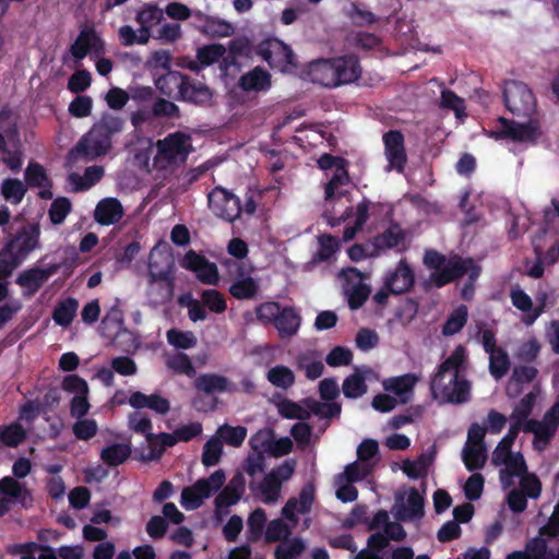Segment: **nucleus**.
Masks as SVG:
<instances>
[{
  "instance_id": "f257e3e1",
  "label": "nucleus",
  "mask_w": 559,
  "mask_h": 559,
  "mask_svg": "<svg viewBox=\"0 0 559 559\" xmlns=\"http://www.w3.org/2000/svg\"><path fill=\"white\" fill-rule=\"evenodd\" d=\"M465 360V348L459 345L443 360L430 381V390L436 400L449 404H463L471 399V382L461 374Z\"/></svg>"
},
{
  "instance_id": "f03ea898",
  "label": "nucleus",
  "mask_w": 559,
  "mask_h": 559,
  "mask_svg": "<svg viewBox=\"0 0 559 559\" xmlns=\"http://www.w3.org/2000/svg\"><path fill=\"white\" fill-rule=\"evenodd\" d=\"M124 120L111 114L103 115L67 155L68 164L80 160L92 162L108 154L112 147V139L122 132Z\"/></svg>"
},
{
  "instance_id": "7ed1b4c3",
  "label": "nucleus",
  "mask_w": 559,
  "mask_h": 559,
  "mask_svg": "<svg viewBox=\"0 0 559 559\" xmlns=\"http://www.w3.org/2000/svg\"><path fill=\"white\" fill-rule=\"evenodd\" d=\"M424 264L435 270L425 283V289L428 290L430 285L441 288L461 277L468 274L471 281L478 278L480 267L475 264L471 258L463 259L460 255H453L447 259L442 253L430 249L425 252Z\"/></svg>"
},
{
  "instance_id": "20e7f679",
  "label": "nucleus",
  "mask_w": 559,
  "mask_h": 559,
  "mask_svg": "<svg viewBox=\"0 0 559 559\" xmlns=\"http://www.w3.org/2000/svg\"><path fill=\"white\" fill-rule=\"evenodd\" d=\"M503 103L506 108L519 118H531L537 112V99L532 88L515 80L504 82Z\"/></svg>"
},
{
  "instance_id": "39448f33",
  "label": "nucleus",
  "mask_w": 559,
  "mask_h": 559,
  "mask_svg": "<svg viewBox=\"0 0 559 559\" xmlns=\"http://www.w3.org/2000/svg\"><path fill=\"white\" fill-rule=\"evenodd\" d=\"M157 153L154 157V165L159 169L186 162L191 152V136L177 131L168 134L156 143Z\"/></svg>"
},
{
  "instance_id": "423d86ee",
  "label": "nucleus",
  "mask_w": 559,
  "mask_h": 559,
  "mask_svg": "<svg viewBox=\"0 0 559 559\" xmlns=\"http://www.w3.org/2000/svg\"><path fill=\"white\" fill-rule=\"evenodd\" d=\"M526 119V122L521 123L499 117L497 121L500 124V129L491 131L490 136L496 140L510 139L513 142L536 144L542 136L540 120L534 116Z\"/></svg>"
},
{
  "instance_id": "0eeeda50",
  "label": "nucleus",
  "mask_w": 559,
  "mask_h": 559,
  "mask_svg": "<svg viewBox=\"0 0 559 559\" xmlns=\"http://www.w3.org/2000/svg\"><path fill=\"white\" fill-rule=\"evenodd\" d=\"M40 226L38 223L23 225L20 230L5 242L4 254L17 259L22 263L28 254L39 248Z\"/></svg>"
},
{
  "instance_id": "6e6552de",
  "label": "nucleus",
  "mask_w": 559,
  "mask_h": 559,
  "mask_svg": "<svg viewBox=\"0 0 559 559\" xmlns=\"http://www.w3.org/2000/svg\"><path fill=\"white\" fill-rule=\"evenodd\" d=\"M223 264L227 267L228 274L234 277L228 293L238 300L255 299L259 295L260 284L258 280L246 275L243 264L230 259H226Z\"/></svg>"
},
{
  "instance_id": "1a4fd4ad",
  "label": "nucleus",
  "mask_w": 559,
  "mask_h": 559,
  "mask_svg": "<svg viewBox=\"0 0 559 559\" xmlns=\"http://www.w3.org/2000/svg\"><path fill=\"white\" fill-rule=\"evenodd\" d=\"M207 201L210 210L226 222H235L242 213L240 199L221 186L207 194Z\"/></svg>"
},
{
  "instance_id": "9d476101",
  "label": "nucleus",
  "mask_w": 559,
  "mask_h": 559,
  "mask_svg": "<svg viewBox=\"0 0 559 559\" xmlns=\"http://www.w3.org/2000/svg\"><path fill=\"white\" fill-rule=\"evenodd\" d=\"M383 284L395 296L407 293L413 288L415 273L406 259L400 260L394 270L386 272Z\"/></svg>"
},
{
  "instance_id": "9b49d317",
  "label": "nucleus",
  "mask_w": 559,
  "mask_h": 559,
  "mask_svg": "<svg viewBox=\"0 0 559 559\" xmlns=\"http://www.w3.org/2000/svg\"><path fill=\"white\" fill-rule=\"evenodd\" d=\"M147 296L154 305H166L171 301L175 292V277H170V272L157 271L156 267L151 272V281Z\"/></svg>"
},
{
  "instance_id": "f8f14e48",
  "label": "nucleus",
  "mask_w": 559,
  "mask_h": 559,
  "mask_svg": "<svg viewBox=\"0 0 559 559\" xmlns=\"http://www.w3.org/2000/svg\"><path fill=\"white\" fill-rule=\"evenodd\" d=\"M336 87L350 84L361 76L359 58L354 53L332 58Z\"/></svg>"
},
{
  "instance_id": "ddd939ff",
  "label": "nucleus",
  "mask_w": 559,
  "mask_h": 559,
  "mask_svg": "<svg viewBox=\"0 0 559 559\" xmlns=\"http://www.w3.org/2000/svg\"><path fill=\"white\" fill-rule=\"evenodd\" d=\"M382 140L388 162L397 171H403L407 163L404 134L400 130H389Z\"/></svg>"
},
{
  "instance_id": "4468645a",
  "label": "nucleus",
  "mask_w": 559,
  "mask_h": 559,
  "mask_svg": "<svg viewBox=\"0 0 559 559\" xmlns=\"http://www.w3.org/2000/svg\"><path fill=\"white\" fill-rule=\"evenodd\" d=\"M181 81L178 85L179 99L199 106L212 104V91L203 83L191 80L187 74H179Z\"/></svg>"
},
{
  "instance_id": "2eb2a0df",
  "label": "nucleus",
  "mask_w": 559,
  "mask_h": 559,
  "mask_svg": "<svg viewBox=\"0 0 559 559\" xmlns=\"http://www.w3.org/2000/svg\"><path fill=\"white\" fill-rule=\"evenodd\" d=\"M105 44L97 35L94 27L84 28L80 32L74 43L70 46V52L76 60L84 59L88 53L95 56L103 53Z\"/></svg>"
},
{
  "instance_id": "dca6fc26",
  "label": "nucleus",
  "mask_w": 559,
  "mask_h": 559,
  "mask_svg": "<svg viewBox=\"0 0 559 559\" xmlns=\"http://www.w3.org/2000/svg\"><path fill=\"white\" fill-rule=\"evenodd\" d=\"M405 230L400 226V224L392 222L385 230L373 237L372 246L374 253L378 254L391 249L402 251L405 249Z\"/></svg>"
},
{
  "instance_id": "f3484780",
  "label": "nucleus",
  "mask_w": 559,
  "mask_h": 559,
  "mask_svg": "<svg viewBox=\"0 0 559 559\" xmlns=\"http://www.w3.org/2000/svg\"><path fill=\"white\" fill-rule=\"evenodd\" d=\"M246 480L241 472H237L214 500L216 511L236 504L245 492Z\"/></svg>"
},
{
  "instance_id": "a211bd4d",
  "label": "nucleus",
  "mask_w": 559,
  "mask_h": 559,
  "mask_svg": "<svg viewBox=\"0 0 559 559\" xmlns=\"http://www.w3.org/2000/svg\"><path fill=\"white\" fill-rule=\"evenodd\" d=\"M238 87L246 92H266L272 86V76L262 67L258 66L250 70L249 72L242 74L237 83Z\"/></svg>"
},
{
  "instance_id": "6ab92c4d",
  "label": "nucleus",
  "mask_w": 559,
  "mask_h": 559,
  "mask_svg": "<svg viewBox=\"0 0 559 559\" xmlns=\"http://www.w3.org/2000/svg\"><path fill=\"white\" fill-rule=\"evenodd\" d=\"M306 75L314 84L328 88H335L332 58L311 61L306 70Z\"/></svg>"
},
{
  "instance_id": "aec40b11",
  "label": "nucleus",
  "mask_w": 559,
  "mask_h": 559,
  "mask_svg": "<svg viewBox=\"0 0 559 559\" xmlns=\"http://www.w3.org/2000/svg\"><path fill=\"white\" fill-rule=\"evenodd\" d=\"M537 374L538 370L533 366H515L506 386L507 396L519 397L523 393V385L533 382Z\"/></svg>"
},
{
  "instance_id": "412c9836",
  "label": "nucleus",
  "mask_w": 559,
  "mask_h": 559,
  "mask_svg": "<svg viewBox=\"0 0 559 559\" xmlns=\"http://www.w3.org/2000/svg\"><path fill=\"white\" fill-rule=\"evenodd\" d=\"M0 495L8 497L9 503L16 501L25 509H28L33 504L31 490L11 476H5L0 479ZM4 499L7 500V498Z\"/></svg>"
},
{
  "instance_id": "4be33fe9",
  "label": "nucleus",
  "mask_w": 559,
  "mask_h": 559,
  "mask_svg": "<svg viewBox=\"0 0 559 559\" xmlns=\"http://www.w3.org/2000/svg\"><path fill=\"white\" fill-rule=\"evenodd\" d=\"M123 215V206L116 198H105L100 200L94 211L95 221L103 226L118 223Z\"/></svg>"
},
{
  "instance_id": "5701e85b",
  "label": "nucleus",
  "mask_w": 559,
  "mask_h": 559,
  "mask_svg": "<svg viewBox=\"0 0 559 559\" xmlns=\"http://www.w3.org/2000/svg\"><path fill=\"white\" fill-rule=\"evenodd\" d=\"M129 404L135 409L148 408L158 415H166L170 409V402L166 397L157 393L146 395L141 391L131 393Z\"/></svg>"
},
{
  "instance_id": "b1692460",
  "label": "nucleus",
  "mask_w": 559,
  "mask_h": 559,
  "mask_svg": "<svg viewBox=\"0 0 559 559\" xmlns=\"http://www.w3.org/2000/svg\"><path fill=\"white\" fill-rule=\"evenodd\" d=\"M273 325L281 338H290L299 331L301 316L294 307L285 306Z\"/></svg>"
},
{
  "instance_id": "393cba45",
  "label": "nucleus",
  "mask_w": 559,
  "mask_h": 559,
  "mask_svg": "<svg viewBox=\"0 0 559 559\" xmlns=\"http://www.w3.org/2000/svg\"><path fill=\"white\" fill-rule=\"evenodd\" d=\"M491 462L495 466H506V468L500 472V479L503 483L507 481V476L510 478H520L528 472L524 455L521 452H512L507 456L500 457V460H491Z\"/></svg>"
},
{
  "instance_id": "a878e982",
  "label": "nucleus",
  "mask_w": 559,
  "mask_h": 559,
  "mask_svg": "<svg viewBox=\"0 0 559 559\" xmlns=\"http://www.w3.org/2000/svg\"><path fill=\"white\" fill-rule=\"evenodd\" d=\"M274 62L273 69H278L281 72H288L297 68V61L293 49L284 41L273 38Z\"/></svg>"
},
{
  "instance_id": "bb28decb",
  "label": "nucleus",
  "mask_w": 559,
  "mask_h": 559,
  "mask_svg": "<svg viewBox=\"0 0 559 559\" xmlns=\"http://www.w3.org/2000/svg\"><path fill=\"white\" fill-rule=\"evenodd\" d=\"M193 384L197 391L205 394L228 391V379L217 373H202L194 380Z\"/></svg>"
},
{
  "instance_id": "cd10ccee",
  "label": "nucleus",
  "mask_w": 559,
  "mask_h": 559,
  "mask_svg": "<svg viewBox=\"0 0 559 559\" xmlns=\"http://www.w3.org/2000/svg\"><path fill=\"white\" fill-rule=\"evenodd\" d=\"M131 447L128 443H112L100 452V460L109 467L123 464L131 455Z\"/></svg>"
},
{
  "instance_id": "c85d7f7f",
  "label": "nucleus",
  "mask_w": 559,
  "mask_h": 559,
  "mask_svg": "<svg viewBox=\"0 0 559 559\" xmlns=\"http://www.w3.org/2000/svg\"><path fill=\"white\" fill-rule=\"evenodd\" d=\"M104 176V168L102 166H90L84 170L83 176L71 174L70 180L74 185L75 191H85L95 186Z\"/></svg>"
},
{
  "instance_id": "c756f323",
  "label": "nucleus",
  "mask_w": 559,
  "mask_h": 559,
  "mask_svg": "<svg viewBox=\"0 0 559 559\" xmlns=\"http://www.w3.org/2000/svg\"><path fill=\"white\" fill-rule=\"evenodd\" d=\"M344 14L355 26H367L378 22L377 15L357 1H352L345 7Z\"/></svg>"
},
{
  "instance_id": "7c9ffc66",
  "label": "nucleus",
  "mask_w": 559,
  "mask_h": 559,
  "mask_svg": "<svg viewBox=\"0 0 559 559\" xmlns=\"http://www.w3.org/2000/svg\"><path fill=\"white\" fill-rule=\"evenodd\" d=\"M78 308L79 301L75 298L68 297L56 306L52 313V319L56 324L67 328L72 323Z\"/></svg>"
},
{
  "instance_id": "2f4dec72",
  "label": "nucleus",
  "mask_w": 559,
  "mask_h": 559,
  "mask_svg": "<svg viewBox=\"0 0 559 559\" xmlns=\"http://www.w3.org/2000/svg\"><path fill=\"white\" fill-rule=\"evenodd\" d=\"M462 460L466 469L469 472L483 468L487 460L486 447L465 444L462 451Z\"/></svg>"
},
{
  "instance_id": "473e14b6",
  "label": "nucleus",
  "mask_w": 559,
  "mask_h": 559,
  "mask_svg": "<svg viewBox=\"0 0 559 559\" xmlns=\"http://www.w3.org/2000/svg\"><path fill=\"white\" fill-rule=\"evenodd\" d=\"M195 28L212 38L228 37L234 33V27L229 22L213 16L205 24L195 25Z\"/></svg>"
},
{
  "instance_id": "72a5a7b5",
  "label": "nucleus",
  "mask_w": 559,
  "mask_h": 559,
  "mask_svg": "<svg viewBox=\"0 0 559 559\" xmlns=\"http://www.w3.org/2000/svg\"><path fill=\"white\" fill-rule=\"evenodd\" d=\"M467 319V307L465 305H460L449 314L448 319L445 320L442 326V334L444 336H452L459 333L466 324Z\"/></svg>"
},
{
  "instance_id": "f704fd0d",
  "label": "nucleus",
  "mask_w": 559,
  "mask_h": 559,
  "mask_svg": "<svg viewBox=\"0 0 559 559\" xmlns=\"http://www.w3.org/2000/svg\"><path fill=\"white\" fill-rule=\"evenodd\" d=\"M266 379L274 386L284 390L293 386L296 380L294 371L284 365L272 367L266 373Z\"/></svg>"
},
{
  "instance_id": "c9c22d12",
  "label": "nucleus",
  "mask_w": 559,
  "mask_h": 559,
  "mask_svg": "<svg viewBox=\"0 0 559 559\" xmlns=\"http://www.w3.org/2000/svg\"><path fill=\"white\" fill-rule=\"evenodd\" d=\"M26 192L27 188L20 179L7 178L1 183L2 197L13 205L20 204Z\"/></svg>"
},
{
  "instance_id": "e433bc0d",
  "label": "nucleus",
  "mask_w": 559,
  "mask_h": 559,
  "mask_svg": "<svg viewBox=\"0 0 559 559\" xmlns=\"http://www.w3.org/2000/svg\"><path fill=\"white\" fill-rule=\"evenodd\" d=\"M45 283L40 267L25 270L16 277V284L26 288L29 295L37 293Z\"/></svg>"
},
{
  "instance_id": "4c0bfd02",
  "label": "nucleus",
  "mask_w": 559,
  "mask_h": 559,
  "mask_svg": "<svg viewBox=\"0 0 559 559\" xmlns=\"http://www.w3.org/2000/svg\"><path fill=\"white\" fill-rule=\"evenodd\" d=\"M510 358L506 349L499 348L489 353V372L496 379L503 378L510 369Z\"/></svg>"
},
{
  "instance_id": "58836bf2",
  "label": "nucleus",
  "mask_w": 559,
  "mask_h": 559,
  "mask_svg": "<svg viewBox=\"0 0 559 559\" xmlns=\"http://www.w3.org/2000/svg\"><path fill=\"white\" fill-rule=\"evenodd\" d=\"M368 390L365 377L359 372H354L353 374L345 378L342 384L343 394L347 399H358L361 397Z\"/></svg>"
},
{
  "instance_id": "ea45409f",
  "label": "nucleus",
  "mask_w": 559,
  "mask_h": 559,
  "mask_svg": "<svg viewBox=\"0 0 559 559\" xmlns=\"http://www.w3.org/2000/svg\"><path fill=\"white\" fill-rule=\"evenodd\" d=\"M226 48L221 44H210L199 47L197 58L202 68L210 67L224 58Z\"/></svg>"
},
{
  "instance_id": "a19ab883",
  "label": "nucleus",
  "mask_w": 559,
  "mask_h": 559,
  "mask_svg": "<svg viewBox=\"0 0 559 559\" xmlns=\"http://www.w3.org/2000/svg\"><path fill=\"white\" fill-rule=\"evenodd\" d=\"M217 435L221 441L238 448L243 443L247 437V428L242 426L233 427L228 424H224L217 429Z\"/></svg>"
},
{
  "instance_id": "79ce46f5",
  "label": "nucleus",
  "mask_w": 559,
  "mask_h": 559,
  "mask_svg": "<svg viewBox=\"0 0 559 559\" xmlns=\"http://www.w3.org/2000/svg\"><path fill=\"white\" fill-rule=\"evenodd\" d=\"M155 267L157 271L162 272L168 271L169 269L170 277H175V260L170 253L155 250L151 252L147 273L148 281H151V272Z\"/></svg>"
},
{
  "instance_id": "37998d69",
  "label": "nucleus",
  "mask_w": 559,
  "mask_h": 559,
  "mask_svg": "<svg viewBox=\"0 0 559 559\" xmlns=\"http://www.w3.org/2000/svg\"><path fill=\"white\" fill-rule=\"evenodd\" d=\"M25 181L29 187L51 188L52 183L45 170V168L35 162H31L25 169Z\"/></svg>"
},
{
  "instance_id": "c03bdc74",
  "label": "nucleus",
  "mask_w": 559,
  "mask_h": 559,
  "mask_svg": "<svg viewBox=\"0 0 559 559\" xmlns=\"http://www.w3.org/2000/svg\"><path fill=\"white\" fill-rule=\"evenodd\" d=\"M425 500L419 491L412 487L408 491L407 497V509L406 514L399 512L397 518L400 520H407L413 518H421L424 515Z\"/></svg>"
},
{
  "instance_id": "a18cd8bd",
  "label": "nucleus",
  "mask_w": 559,
  "mask_h": 559,
  "mask_svg": "<svg viewBox=\"0 0 559 559\" xmlns=\"http://www.w3.org/2000/svg\"><path fill=\"white\" fill-rule=\"evenodd\" d=\"M277 412L283 418L307 420L310 418V409L304 408L300 404L284 399L277 404Z\"/></svg>"
},
{
  "instance_id": "49530a36",
  "label": "nucleus",
  "mask_w": 559,
  "mask_h": 559,
  "mask_svg": "<svg viewBox=\"0 0 559 559\" xmlns=\"http://www.w3.org/2000/svg\"><path fill=\"white\" fill-rule=\"evenodd\" d=\"M347 43L354 48L369 51L377 48L381 39L372 33L359 31L350 33L347 36Z\"/></svg>"
},
{
  "instance_id": "de8ad7c7",
  "label": "nucleus",
  "mask_w": 559,
  "mask_h": 559,
  "mask_svg": "<svg viewBox=\"0 0 559 559\" xmlns=\"http://www.w3.org/2000/svg\"><path fill=\"white\" fill-rule=\"evenodd\" d=\"M349 181L347 171V164L340 165L334 170L333 176L324 187V198L326 201L333 200L336 197V190L340 186H345Z\"/></svg>"
},
{
  "instance_id": "09e8293b",
  "label": "nucleus",
  "mask_w": 559,
  "mask_h": 559,
  "mask_svg": "<svg viewBox=\"0 0 559 559\" xmlns=\"http://www.w3.org/2000/svg\"><path fill=\"white\" fill-rule=\"evenodd\" d=\"M520 433V428L518 423H511L509 431L507 435L499 441L496 449L492 452L491 460H500L502 456H507L512 453V445L516 440Z\"/></svg>"
},
{
  "instance_id": "8fccbe9b",
  "label": "nucleus",
  "mask_w": 559,
  "mask_h": 559,
  "mask_svg": "<svg viewBox=\"0 0 559 559\" xmlns=\"http://www.w3.org/2000/svg\"><path fill=\"white\" fill-rule=\"evenodd\" d=\"M72 210L70 200L66 197L56 198L49 207V219L53 225H60L64 222L66 217Z\"/></svg>"
},
{
  "instance_id": "3c124183",
  "label": "nucleus",
  "mask_w": 559,
  "mask_h": 559,
  "mask_svg": "<svg viewBox=\"0 0 559 559\" xmlns=\"http://www.w3.org/2000/svg\"><path fill=\"white\" fill-rule=\"evenodd\" d=\"M26 438V432L23 426L19 423H13L9 426H5L0 431V440L1 442L10 448H15L21 444Z\"/></svg>"
},
{
  "instance_id": "603ef678",
  "label": "nucleus",
  "mask_w": 559,
  "mask_h": 559,
  "mask_svg": "<svg viewBox=\"0 0 559 559\" xmlns=\"http://www.w3.org/2000/svg\"><path fill=\"white\" fill-rule=\"evenodd\" d=\"M226 475L223 469H217L212 473L207 478L198 479V489L210 498L213 493L218 491L225 484Z\"/></svg>"
},
{
  "instance_id": "864d4df0",
  "label": "nucleus",
  "mask_w": 559,
  "mask_h": 559,
  "mask_svg": "<svg viewBox=\"0 0 559 559\" xmlns=\"http://www.w3.org/2000/svg\"><path fill=\"white\" fill-rule=\"evenodd\" d=\"M197 487L198 481L192 486L183 488L181 491L180 503L186 510H195L203 504L205 499H207L206 495Z\"/></svg>"
},
{
  "instance_id": "5fc2aeb1",
  "label": "nucleus",
  "mask_w": 559,
  "mask_h": 559,
  "mask_svg": "<svg viewBox=\"0 0 559 559\" xmlns=\"http://www.w3.org/2000/svg\"><path fill=\"white\" fill-rule=\"evenodd\" d=\"M201 300L210 311L214 313H223L227 309V302L224 295L214 288L205 289L201 294Z\"/></svg>"
},
{
  "instance_id": "6e6d98bb",
  "label": "nucleus",
  "mask_w": 559,
  "mask_h": 559,
  "mask_svg": "<svg viewBox=\"0 0 559 559\" xmlns=\"http://www.w3.org/2000/svg\"><path fill=\"white\" fill-rule=\"evenodd\" d=\"M372 472V465L364 462H354L346 465L344 473L340 478H344L347 483H357L367 478Z\"/></svg>"
},
{
  "instance_id": "4d7b16f0",
  "label": "nucleus",
  "mask_w": 559,
  "mask_h": 559,
  "mask_svg": "<svg viewBox=\"0 0 559 559\" xmlns=\"http://www.w3.org/2000/svg\"><path fill=\"white\" fill-rule=\"evenodd\" d=\"M167 341L179 349H189L197 344V337L191 331H180L178 329L167 331Z\"/></svg>"
},
{
  "instance_id": "13d9d810",
  "label": "nucleus",
  "mask_w": 559,
  "mask_h": 559,
  "mask_svg": "<svg viewBox=\"0 0 559 559\" xmlns=\"http://www.w3.org/2000/svg\"><path fill=\"white\" fill-rule=\"evenodd\" d=\"M223 453V444L218 438H211L203 447L202 464L206 467L216 465Z\"/></svg>"
},
{
  "instance_id": "bf43d9fd",
  "label": "nucleus",
  "mask_w": 559,
  "mask_h": 559,
  "mask_svg": "<svg viewBox=\"0 0 559 559\" xmlns=\"http://www.w3.org/2000/svg\"><path fill=\"white\" fill-rule=\"evenodd\" d=\"M415 383L416 378L408 373L391 378L388 383H385V389L393 392L395 395L403 396L404 394L412 393Z\"/></svg>"
},
{
  "instance_id": "052dcab7",
  "label": "nucleus",
  "mask_w": 559,
  "mask_h": 559,
  "mask_svg": "<svg viewBox=\"0 0 559 559\" xmlns=\"http://www.w3.org/2000/svg\"><path fill=\"white\" fill-rule=\"evenodd\" d=\"M536 403V393L528 392L515 405L512 414L510 415L511 423L519 420L520 423L526 419L533 412Z\"/></svg>"
},
{
  "instance_id": "680f3d73",
  "label": "nucleus",
  "mask_w": 559,
  "mask_h": 559,
  "mask_svg": "<svg viewBox=\"0 0 559 559\" xmlns=\"http://www.w3.org/2000/svg\"><path fill=\"white\" fill-rule=\"evenodd\" d=\"M166 365L177 373L186 374L188 377H193L195 374L192 361L185 353H177L173 357L168 358Z\"/></svg>"
},
{
  "instance_id": "e2e57ef3",
  "label": "nucleus",
  "mask_w": 559,
  "mask_h": 559,
  "mask_svg": "<svg viewBox=\"0 0 559 559\" xmlns=\"http://www.w3.org/2000/svg\"><path fill=\"white\" fill-rule=\"evenodd\" d=\"M283 308L277 301H265L255 307L257 319L263 324H274Z\"/></svg>"
},
{
  "instance_id": "0e129e2a",
  "label": "nucleus",
  "mask_w": 559,
  "mask_h": 559,
  "mask_svg": "<svg viewBox=\"0 0 559 559\" xmlns=\"http://www.w3.org/2000/svg\"><path fill=\"white\" fill-rule=\"evenodd\" d=\"M310 415L313 414L321 418L332 419L341 414V405L338 403H320L317 401H307Z\"/></svg>"
},
{
  "instance_id": "69168bd1",
  "label": "nucleus",
  "mask_w": 559,
  "mask_h": 559,
  "mask_svg": "<svg viewBox=\"0 0 559 559\" xmlns=\"http://www.w3.org/2000/svg\"><path fill=\"white\" fill-rule=\"evenodd\" d=\"M319 250L316 259L319 261H329L340 248L338 239L332 235H323L319 237Z\"/></svg>"
},
{
  "instance_id": "338daca9",
  "label": "nucleus",
  "mask_w": 559,
  "mask_h": 559,
  "mask_svg": "<svg viewBox=\"0 0 559 559\" xmlns=\"http://www.w3.org/2000/svg\"><path fill=\"white\" fill-rule=\"evenodd\" d=\"M261 493L264 496L266 503L275 502L281 492L282 485L273 475H265L263 480L259 485Z\"/></svg>"
},
{
  "instance_id": "774afa93",
  "label": "nucleus",
  "mask_w": 559,
  "mask_h": 559,
  "mask_svg": "<svg viewBox=\"0 0 559 559\" xmlns=\"http://www.w3.org/2000/svg\"><path fill=\"white\" fill-rule=\"evenodd\" d=\"M98 430L95 419H81L74 423L72 427L73 435L79 440L87 441L96 436Z\"/></svg>"
}]
</instances>
